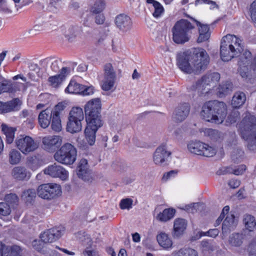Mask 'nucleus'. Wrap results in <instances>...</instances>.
I'll return each instance as SVG.
<instances>
[{
	"mask_svg": "<svg viewBox=\"0 0 256 256\" xmlns=\"http://www.w3.org/2000/svg\"><path fill=\"white\" fill-rule=\"evenodd\" d=\"M209 63V56L202 48H194L180 54L177 64L184 72L198 74L204 70Z\"/></svg>",
	"mask_w": 256,
	"mask_h": 256,
	"instance_id": "f257e3e1",
	"label": "nucleus"
},
{
	"mask_svg": "<svg viewBox=\"0 0 256 256\" xmlns=\"http://www.w3.org/2000/svg\"><path fill=\"white\" fill-rule=\"evenodd\" d=\"M243 50L242 40L236 36L229 34L222 38L220 55L223 61L228 62L238 56Z\"/></svg>",
	"mask_w": 256,
	"mask_h": 256,
	"instance_id": "f03ea898",
	"label": "nucleus"
},
{
	"mask_svg": "<svg viewBox=\"0 0 256 256\" xmlns=\"http://www.w3.org/2000/svg\"><path fill=\"white\" fill-rule=\"evenodd\" d=\"M226 106L224 102L210 101L202 107L200 115L208 122L220 124L226 116Z\"/></svg>",
	"mask_w": 256,
	"mask_h": 256,
	"instance_id": "7ed1b4c3",
	"label": "nucleus"
},
{
	"mask_svg": "<svg viewBox=\"0 0 256 256\" xmlns=\"http://www.w3.org/2000/svg\"><path fill=\"white\" fill-rule=\"evenodd\" d=\"M193 28L192 24L186 20L182 19L178 21L172 30L173 42L178 44L188 42L190 38V31Z\"/></svg>",
	"mask_w": 256,
	"mask_h": 256,
	"instance_id": "20e7f679",
	"label": "nucleus"
},
{
	"mask_svg": "<svg viewBox=\"0 0 256 256\" xmlns=\"http://www.w3.org/2000/svg\"><path fill=\"white\" fill-rule=\"evenodd\" d=\"M84 112L79 106H72L70 110L66 123V130L71 134L80 132L84 118Z\"/></svg>",
	"mask_w": 256,
	"mask_h": 256,
	"instance_id": "39448f33",
	"label": "nucleus"
},
{
	"mask_svg": "<svg viewBox=\"0 0 256 256\" xmlns=\"http://www.w3.org/2000/svg\"><path fill=\"white\" fill-rule=\"evenodd\" d=\"M77 151L70 143L64 144L54 154V160L66 165L72 164L76 159Z\"/></svg>",
	"mask_w": 256,
	"mask_h": 256,
	"instance_id": "423d86ee",
	"label": "nucleus"
},
{
	"mask_svg": "<svg viewBox=\"0 0 256 256\" xmlns=\"http://www.w3.org/2000/svg\"><path fill=\"white\" fill-rule=\"evenodd\" d=\"M220 80L218 73H208L196 84V88L202 94H206L216 86Z\"/></svg>",
	"mask_w": 256,
	"mask_h": 256,
	"instance_id": "0eeeda50",
	"label": "nucleus"
},
{
	"mask_svg": "<svg viewBox=\"0 0 256 256\" xmlns=\"http://www.w3.org/2000/svg\"><path fill=\"white\" fill-rule=\"evenodd\" d=\"M15 144L17 148L24 155L34 152L39 148L38 142L28 136H20L16 139Z\"/></svg>",
	"mask_w": 256,
	"mask_h": 256,
	"instance_id": "6e6552de",
	"label": "nucleus"
},
{
	"mask_svg": "<svg viewBox=\"0 0 256 256\" xmlns=\"http://www.w3.org/2000/svg\"><path fill=\"white\" fill-rule=\"evenodd\" d=\"M242 123L244 125L242 132L243 138L256 144V118L254 116H247Z\"/></svg>",
	"mask_w": 256,
	"mask_h": 256,
	"instance_id": "1a4fd4ad",
	"label": "nucleus"
},
{
	"mask_svg": "<svg viewBox=\"0 0 256 256\" xmlns=\"http://www.w3.org/2000/svg\"><path fill=\"white\" fill-rule=\"evenodd\" d=\"M171 152L168 149L166 144H163L159 146L153 154V162L158 166H164L168 161Z\"/></svg>",
	"mask_w": 256,
	"mask_h": 256,
	"instance_id": "9d476101",
	"label": "nucleus"
},
{
	"mask_svg": "<svg viewBox=\"0 0 256 256\" xmlns=\"http://www.w3.org/2000/svg\"><path fill=\"white\" fill-rule=\"evenodd\" d=\"M64 229L63 228H53L45 231L40 235V240L38 244H40L42 246L41 242L46 244L52 243L58 240L64 234Z\"/></svg>",
	"mask_w": 256,
	"mask_h": 256,
	"instance_id": "9b49d317",
	"label": "nucleus"
},
{
	"mask_svg": "<svg viewBox=\"0 0 256 256\" xmlns=\"http://www.w3.org/2000/svg\"><path fill=\"white\" fill-rule=\"evenodd\" d=\"M42 142L43 149L46 151L52 152L62 144V140L60 136H47L42 138Z\"/></svg>",
	"mask_w": 256,
	"mask_h": 256,
	"instance_id": "f8f14e48",
	"label": "nucleus"
},
{
	"mask_svg": "<svg viewBox=\"0 0 256 256\" xmlns=\"http://www.w3.org/2000/svg\"><path fill=\"white\" fill-rule=\"evenodd\" d=\"M101 110L102 101L98 98L89 100L84 106L86 116L100 115Z\"/></svg>",
	"mask_w": 256,
	"mask_h": 256,
	"instance_id": "ddd939ff",
	"label": "nucleus"
},
{
	"mask_svg": "<svg viewBox=\"0 0 256 256\" xmlns=\"http://www.w3.org/2000/svg\"><path fill=\"white\" fill-rule=\"evenodd\" d=\"M44 173L53 178H59L62 180H66L68 177L67 171L62 166L54 164L44 170Z\"/></svg>",
	"mask_w": 256,
	"mask_h": 256,
	"instance_id": "4468645a",
	"label": "nucleus"
},
{
	"mask_svg": "<svg viewBox=\"0 0 256 256\" xmlns=\"http://www.w3.org/2000/svg\"><path fill=\"white\" fill-rule=\"evenodd\" d=\"M190 106L187 102L179 104L175 108L172 115V118L176 122L184 120L189 115Z\"/></svg>",
	"mask_w": 256,
	"mask_h": 256,
	"instance_id": "2eb2a0df",
	"label": "nucleus"
},
{
	"mask_svg": "<svg viewBox=\"0 0 256 256\" xmlns=\"http://www.w3.org/2000/svg\"><path fill=\"white\" fill-rule=\"evenodd\" d=\"M114 24L116 28L122 32L130 30L132 26L131 18L128 15L124 14L116 16Z\"/></svg>",
	"mask_w": 256,
	"mask_h": 256,
	"instance_id": "dca6fc26",
	"label": "nucleus"
},
{
	"mask_svg": "<svg viewBox=\"0 0 256 256\" xmlns=\"http://www.w3.org/2000/svg\"><path fill=\"white\" fill-rule=\"evenodd\" d=\"M245 64H242V62L240 63L239 72L242 78L247 82H252V80L256 76L254 70H252L250 66L248 65V60H246Z\"/></svg>",
	"mask_w": 256,
	"mask_h": 256,
	"instance_id": "f3484780",
	"label": "nucleus"
},
{
	"mask_svg": "<svg viewBox=\"0 0 256 256\" xmlns=\"http://www.w3.org/2000/svg\"><path fill=\"white\" fill-rule=\"evenodd\" d=\"M78 175L79 178L86 182L92 180L91 173L88 170V161L86 159H82L78 164Z\"/></svg>",
	"mask_w": 256,
	"mask_h": 256,
	"instance_id": "a211bd4d",
	"label": "nucleus"
},
{
	"mask_svg": "<svg viewBox=\"0 0 256 256\" xmlns=\"http://www.w3.org/2000/svg\"><path fill=\"white\" fill-rule=\"evenodd\" d=\"M79 28L74 26H62L60 28V32L68 40H72L78 36L80 33Z\"/></svg>",
	"mask_w": 256,
	"mask_h": 256,
	"instance_id": "6ab92c4d",
	"label": "nucleus"
},
{
	"mask_svg": "<svg viewBox=\"0 0 256 256\" xmlns=\"http://www.w3.org/2000/svg\"><path fill=\"white\" fill-rule=\"evenodd\" d=\"M86 128L98 131L104 124L101 115L86 116Z\"/></svg>",
	"mask_w": 256,
	"mask_h": 256,
	"instance_id": "aec40b11",
	"label": "nucleus"
},
{
	"mask_svg": "<svg viewBox=\"0 0 256 256\" xmlns=\"http://www.w3.org/2000/svg\"><path fill=\"white\" fill-rule=\"evenodd\" d=\"M53 116L51 108H48L42 110L38 115V120L40 126L46 128H48L51 122V120Z\"/></svg>",
	"mask_w": 256,
	"mask_h": 256,
	"instance_id": "412c9836",
	"label": "nucleus"
},
{
	"mask_svg": "<svg viewBox=\"0 0 256 256\" xmlns=\"http://www.w3.org/2000/svg\"><path fill=\"white\" fill-rule=\"evenodd\" d=\"M11 174L12 177L17 180H29L31 176L30 173L27 170L26 168L22 166H17L14 168Z\"/></svg>",
	"mask_w": 256,
	"mask_h": 256,
	"instance_id": "4be33fe9",
	"label": "nucleus"
},
{
	"mask_svg": "<svg viewBox=\"0 0 256 256\" xmlns=\"http://www.w3.org/2000/svg\"><path fill=\"white\" fill-rule=\"evenodd\" d=\"M187 226L186 220L183 218H177L174 222L172 235L174 237H179L185 231Z\"/></svg>",
	"mask_w": 256,
	"mask_h": 256,
	"instance_id": "5701e85b",
	"label": "nucleus"
},
{
	"mask_svg": "<svg viewBox=\"0 0 256 256\" xmlns=\"http://www.w3.org/2000/svg\"><path fill=\"white\" fill-rule=\"evenodd\" d=\"M198 26L199 36L197 39L198 43H201L208 40L210 38V28L207 24H202L200 22H196Z\"/></svg>",
	"mask_w": 256,
	"mask_h": 256,
	"instance_id": "b1692460",
	"label": "nucleus"
},
{
	"mask_svg": "<svg viewBox=\"0 0 256 256\" xmlns=\"http://www.w3.org/2000/svg\"><path fill=\"white\" fill-rule=\"evenodd\" d=\"M1 129L2 134L5 136L6 142L8 144H12L15 137V132L16 131V128L12 127L6 124H2Z\"/></svg>",
	"mask_w": 256,
	"mask_h": 256,
	"instance_id": "393cba45",
	"label": "nucleus"
},
{
	"mask_svg": "<svg viewBox=\"0 0 256 256\" xmlns=\"http://www.w3.org/2000/svg\"><path fill=\"white\" fill-rule=\"evenodd\" d=\"M237 224L238 220L236 219L234 215L232 214H228L222 224V232H226L233 230L236 226Z\"/></svg>",
	"mask_w": 256,
	"mask_h": 256,
	"instance_id": "a878e982",
	"label": "nucleus"
},
{
	"mask_svg": "<svg viewBox=\"0 0 256 256\" xmlns=\"http://www.w3.org/2000/svg\"><path fill=\"white\" fill-rule=\"evenodd\" d=\"M176 212L174 208H165L157 214L156 219L161 222H167L174 217Z\"/></svg>",
	"mask_w": 256,
	"mask_h": 256,
	"instance_id": "bb28decb",
	"label": "nucleus"
},
{
	"mask_svg": "<svg viewBox=\"0 0 256 256\" xmlns=\"http://www.w3.org/2000/svg\"><path fill=\"white\" fill-rule=\"evenodd\" d=\"M52 60L50 58H46L40 61L38 66V70L37 72L38 75L41 77L48 74L50 70Z\"/></svg>",
	"mask_w": 256,
	"mask_h": 256,
	"instance_id": "cd10ccee",
	"label": "nucleus"
},
{
	"mask_svg": "<svg viewBox=\"0 0 256 256\" xmlns=\"http://www.w3.org/2000/svg\"><path fill=\"white\" fill-rule=\"evenodd\" d=\"M158 244L164 249L168 250L172 247V241L168 234L164 232H161L156 236Z\"/></svg>",
	"mask_w": 256,
	"mask_h": 256,
	"instance_id": "c85d7f7f",
	"label": "nucleus"
},
{
	"mask_svg": "<svg viewBox=\"0 0 256 256\" xmlns=\"http://www.w3.org/2000/svg\"><path fill=\"white\" fill-rule=\"evenodd\" d=\"M40 242H38L36 240H34L32 242V246L42 254H46L48 256H58V253L55 250L50 248L48 245L40 246V244H38V243Z\"/></svg>",
	"mask_w": 256,
	"mask_h": 256,
	"instance_id": "c756f323",
	"label": "nucleus"
},
{
	"mask_svg": "<svg viewBox=\"0 0 256 256\" xmlns=\"http://www.w3.org/2000/svg\"><path fill=\"white\" fill-rule=\"evenodd\" d=\"M204 142L199 140H191L188 144V149L191 153L201 155Z\"/></svg>",
	"mask_w": 256,
	"mask_h": 256,
	"instance_id": "7c9ffc66",
	"label": "nucleus"
},
{
	"mask_svg": "<svg viewBox=\"0 0 256 256\" xmlns=\"http://www.w3.org/2000/svg\"><path fill=\"white\" fill-rule=\"evenodd\" d=\"M242 221L245 228L248 232H253L256 229V221L254 216L246 214L244 216Z\"/></svg>",
	"mask_w": 256,
	"mask_h": 256,
	"instance_id": "2f4dec72",
	"label": "nucleus"
},
{
	"mask_svg": "<svg viewBox=\"0 0 256 256\" xmlns=\"http://www.w3.org/2000/svg\"><path fill=\"white\" fill-rule=\"evenodd\" d=\"M48 187L50 192V200L56 198L62 195V190L60 185L54 183H48Z\"/></svg>",
	"mask_w": 256,
	"mask_h": 256,
	"instance_id": "473e14b6",
	"label": "nucleus"
},
{
	"mask_svg": "<svg viewBox=\"0 0 256 256\" xmlns=\"http://www.w3.org/2000/svg\"><path fill=\"white\" fill-rule=\"evenodd\" d=\"M82 84L78 83L74 80H71L64 90L66 94H79L80 92Z\"/></svg>",
	"mask_w": 256,
	"mask_h": 256,
	"instance_id": "72a5a7b5",
	"label": "nucleus"
},
{
	"mask_svg": "<svg viewBox=\"0 0 256 256\" xmlns=\"http://www.w3.org/2000/svg\"><path fill=\"white\" fill-rule=\"evenodd\" d=\"M246 96L242 92H237L233 96L232 104L235 108H240L245 102Z\"/></svg>",
	"mask_w": 256,
	"mask_h": 256,
	"instance_id": "f704fd0d",
	"label": "nucleus"
},
{
	"mask_svg": "<svg viewBox=\"0 0 256 256\" xmlns=\"http://www.w3.org/2000/svg\"><path fill=\"white\" fill-rule=\"evenodd\" d=\"M21 248L19 246H6L3 248L4 256H20Z\"/></svg>",
	"mask_w": 256,
	"mask_h": 256,
	"instance_id": "c9c22d12",
	"label": "nucleus"
},
{
	"mask_svg": "<svg viewBox=\"0 0 256 256\" xmlns=\"http://www.w3.org/2000/svg\"><path fill=\"white\" fill-rule=\"evenodd\" d=\"M97 131L85 128L84 130V138L86 144L90 146H94L96 142V134Z\"/></svg>",
	"mask_w": 256,
	"mask_h": 256,
	"instance_id": "e433bc0d",
	"label": "nucleus"
},
{
	"mask_svg": "<svg viewBox=\"0 0 256 256\" xmlns=\"http://www.w3.org/2000/svg\"><path fill=\"white\" fill-rule=\"evenodd\" d=\"M18 100H14L6 103L0 102V113H6L14 110L17 104Z\"/></svg>",
	"mask_w": 256,
	"mask_h": 256,
	"instance_id": "4c0bfd02",
	"label": "nucleus"
},
{
	"mask_svg": "<svg viewBox=\"0 0 256 256\" xmlns=\"http://www.w3.org/2000/svg\"><path fill=\"white\" fill-rule=\"evenodd\" d=\"M172 256H198L197 252L194 249L185 248L175 251Z\"/></svg>",
	"mask_w": 256,
	"mask_h": 256,
	"instance_id": "58836bf2",
	"label": "nucleus"
},
{
	"mask_svg": "<svg viewBox=\"0 0 256 256\" xmlns=\"http://www.w3.org/2000/svg\"><path fill=\"white\" fill-rule=\"evenodd\" d=\"M9 162L12 165L19 164L21 160L22 155L18 150L13 149L8 154Z\"/></svg>",
	"mask_w": 256,
	"mask_h": 256,
	"instance_id": "ea45409f",
	"label": "nucleus"
},
{
	"mask_svg": "<svg viewBox=\"0 0 256 256\" xmlns=\"http://www.w3.org/2000/svg\"><path fill=\"white\" fill-rule=\"evenodd\" d=\"M48 190V184H40L37 188L36 194L40 198L42 199L50 200V192Z\"/></svg>",
	"mask_w": 256,
	"mask_h": 256,
	"instance_id": "a19ab883",
	"label": "nucleus"
},
{
	"mask_svg": "<svg viewBox=\"0 0 256 256\" xmlns=\"http://www.w3.org/2000/svg\"><path fill=\"white\" fill-rule=\"evenodd\" d=\"M217 152L216 147L204 143L201 155L206 157H212L214 156Z\"/></svg>",
	"mask_w": 256,
	"mask_h": 256,
	"instance_id": "79ce46f5",
	"label": "nucleus"
},
{
	"mask_svg": "<svg viewBox=\"0 0 256 256\" xmlns=\"http://www.w3.org/2000/svg\"><path fill=\"white\" fill-rule=\"evenodd\" d=\"M68 106V102L67 101L60 102L55 105L53 108H51V111L52 112L54 116H60V113L66 108Z\"/></svg>",
	"mask_w": 256,
	"mask_h": 256,
	"instance_id": "37998d69",
	"label": "nucleus"
},
{
	"mask_svg": "<svg viewBox=\"0 0 256 256\" xmlns=\"http://www.w3.org/2000/svg\"><path fill=\"white\" fill-rule=\"evenodd\" d=\"M244 236L240 234H234L229 238V244L232 246H239L243 242Z\"/></svg>",
	"mask_w": 256,
	"mask_h": 256,
	"instance_id": "c03bdc74",
	"label": "nucleus"
},
{
	"mask_svg": "<svg viewBox=\"0 0 256 256\" xmlns=\"http://www.w3.org/2000/svg\"><path fill=\"white\" fill-rule=\"evenodd\" d=\"M62 78L57 74L50 76L48 79V84L52 88H58L64 82Z\"/></svg>",
	"mask_w": 256,
	"mask_h": 256,
	"instance_id": "a18cd8bd",
	"label": "nucleus"
},
{
	"mask_svg": "<svg viewBox=\"0 0 256 256\" xmlns=\"http://www.w3.org/2000/svg\"><path fill=\"white\" fill-rule=\"evenodd\" d=\"M106 3L102 0H99L95 2L94 5L90 8V12L92 14H100L105 9Z\"/></svg>",
	"mask_w": 256,
	"mask_h": 256,
	"instance_id": "49530a36",
	"label": "nucleus"
},
{
	"mask_svg": "<svg viewBox=\"0 0 256 256\" xmlns=\"http://www.w3.org/2000/svg\"><path fill=\"white\" fill-rule=\"evenodd\" d=\"M232 85L230 82H226L220 86L218 92L220 96L228 94L232 90Z\"/></svg>",
	"mask_w": 256,
	"mask_h": 256,
	"instance_id": "de8ad7c7",
	"label": "nucleus"
},
{
	"mask_svg": "<svg viewBox=\"0 0 256 256\" xmlns=\"http://www.w3.org/2000/svg\"><path fill=\"white\" fill-rule=\"evenodd\" d=\"M51 127L53 130L59 132L62 130V121L60 116H54L51 120Z\"/></svg>",
	"mask_w": 256,
	"mask_h": 256,
	"instance_id": "09e8293b",
	"label": "nucleus"
},
{
	"mask_svg": "<svg viewBox=\"0 0 256 256\" xmlns=\"http://www.w3.org/2000/svg\"><path fill=\"white\" fill-rule=\"evenodd\" d=\"M12 86L8 81L0 76V94L2 92H12Z\"/></svg>",
	"mask_w": 256,
	"mask_h": 256,
	"instance_id": "8fccbe9b",
	"label": "nucleus"
},
{
	"mask_svg": "<svg viewBox=\"0 0 256 256\" xmlns=\"http://www.w3.org/2000/svg\"><path fill=\"white\" fill-rule=\"evenodd\" d=\"M80 92V95L82 96H91L93 95L95 92V88L92 86H82Z\"/></svg>",
	"mask_w": 256,
	"mask_h": 256,
	"instance_id": "3c124183",
	"label": "nucleus"
},
{
	"mask_svg": "<svg viewBox=\"0 0 256 256\" xmlns=\"http://www.w3.org/2000/svg\"><path fill=\"white\" fill-rule=\"evenodd\" d=\"M26 166L28 168L34 171L40 166L38 160L36 158L31 157L26 162Z\"/></svg>",
	"mask_w": 256,
	"mask_h": 256,
	"instance_id": "603ef678",
	"label": "nucleus"
},
{
	"mask_svg": "<svg viewBox=\"0 0 256 256\" xmlns=\"http://www.w3.org/2000/svg\"><path fill=\"white\" fill-rule=\"evenodd\" d=\"M104 75L116 76V72L112 64L108 62L104 65Z\"/></svg>",
	"mask_w": 256,
	"mask_h": 256,
	"instance_id": "864d4df0",
	"label": "nucleus"
},
{
	"mask_svg": "<svg viewBox=\"0 0 256 256\" xmlns=\"http://www.w3.org/2000/svg\"><path fill=\"white\" fill-rule=\"evenodd\" d=\"M133 200L130 198L122 199L120 203V207L122 210H129L132 208Z\"/></svg>",
	"mask_w": 256,
	"mask_h": 256,
	"instance_id": "5fc2aeb1",
	"label": "nucleus"
},
{
	"mask_svg": "<svg viewBox=\"0 0 256 256\" xmlns=\"http://www.w3.org/2000/svg\"><path fill=\"white\" fill-rule=\"evenodd\" d=\"M11 213V209L8 204L0 202V216H8Z\"/></svg>",
	"mask_w": 256,
	"mask_h": 256,
	"instance_id": "6e6d98bb",
	"label": "nucleus"
},
{
	"mask_svg": "<svg viewBox=\"0 0 256 256\" xmlns=\"http://www.w3.org/2000/svg\"><path fill=\"white\" fill-rule=\"evenodd\" d=\"M115 82L114 81L103 78L102 82V88L104 91L110 90L114 88Z\"/></svg>",
	"mask_w": 256,
	"mask_h": 256,
	"instance_id": "4d7b16f0",
	"label": "nucleus"
},
{
	"mask_svg": "<svg viewBox=\"0 0 256 256\" xmlns=\"http://www.w3.org/2000/svg\"><path fill=\"white\" fill-rule=\"evenodd\" d=\"M218 234L219 231L217 228L211 229L206 232H200L199 238H200L202 236H208L214 238L218 236Z\"/></svg>",
	"mask_w": 256,
	"mask_h": 256,
	"instance_id": "13d9d810",
	"label": "nucleus"
},
{
	"mask_svg": "<svg viewBox=\"0 0 256 256\" xmlns=\"http://www.w3.org/2000/svg\"><path fill=\"white\" fill-rule=\"evenodd\" d=\"M250 18L256 27V0L250 6Z\"/></svg>",
	"mask_w": 256,
	"mask_h": 256,
	"instance_id": "bf43d9fd",
	"label": "nucleus"
},
{
	"mask_svg": "<svg viewBox=\"0 0 256 256\" xmlns=\"http://www.w3.org/2000/svg\"><path fill=\"white\" fill-rule=\"evenodd\" d=\"M4 200L6 202L12 204H16L18 202V198L16 194H6L4 197Z\"/></svg>",
	"mask_w": 256,
	"mask_h": 256,
	"instance_id": "052dcab7",
	"label": "nucleus"
},
{
	"mask_svg": "<svg viewBox=\"0 0 256 256\" xmlns=\"http://www.w3.org/2000/svg\"><path fill=\"white\" fill-rule=\"evenodd\" d=\"M44 25L41 23L36 24L32 28L30 29L28 32L30 34H34L38 32L43 30Z\"/></svg>",
	"mask_w": 256,
	"mask_h": 256,
	"instance_id": "680f3d73",
	"label": "nucleus"
},
{
	"mask_svg": "<svg viewBox=\"0 0 256 256\" xmlns=\"http://www.w3.org/2000/svg\"><path fill=\"white\" fill-rule=\"evenodd\" d=\"M203 4L209 6V8H214L217 6V5L214 2L210 0H196L195 2L196 5Z\"/></svg>",
	"mask_w": 256,
	"mask_h": 256,
	"instance_id": "e2e57ef3",
	"label": "nucleus"
},
{
	"mask_svg": "<svg viewBox=\"0 0 256 256\" xmlns=\"http://www.w3.org/2000/svg\"><path fill=\"white\" fill-rule=\"evenodd\" d=\"M70 69L69 68L64 67L60 70V73L56 74L62 78V80L64 82L66 76L70 74Z\"/></svg>",
	"mask_w": 256,
	"mask_h": 256,
	"instance_id": "0e129e2a",
	"label": "nucleus"
},
{
	"mask_svg": "<svg viewBox=\"0 0 256 256\" xmlns=\"http://www.w3.org/2000/svg\"><path fill=\"white\" fill-rule=\"evenodd\" d=\"M156 4V6L154 7V10L153 13V16L156 18H158L163 13L164 8L160 3L158 2V4Z\"/></svg>",
	"mask_w": 256,
	"mask_h": 256,
	"instance_id": "69168bd1",
	"label": "nucleus"
},
{
	"mask_svg": "<svg viewBox=\"0 0 256 256\" xmlns=\"http://www.w3.org/2000/svg\"><path fill=\"white\" fill-rule=\"evenodd\" d=\"M177 173L178 172L175 170H170L168 172H166L164 174L162 177V180L163 182H166L170 178L175 176Z\"/></svg>",
	"mask_w": 256,
	"mask_h": 256,
	"instance_id": "338daca9",
	"label": "nucleus"
},
{
	"mask_svg": "<svg viewBox=\"0 0 256 256\" xmlns=\"http://www.w3.org/2000/svg\"><path fill=\"white\" fill-rule=\"evenodd\" d=\"M229 211H230V207L228 206H226L224 208L220 216L218 217V218L217 219V220L216 221V226H218L220 224V222L222 221V219L224 217V216L226 214H228Z\"/></svg>",
	"mask_w": 256,
	"mask_h": 256,
	"instance_id": "774afa93",
	"label": "nucleus"
}]
</instances>
